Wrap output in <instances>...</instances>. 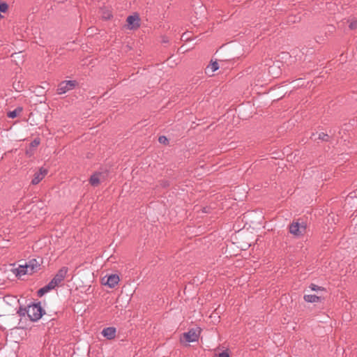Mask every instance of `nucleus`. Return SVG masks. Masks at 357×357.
Segmentation results:
<instances>
[{"instance_id": "1", "label": "nucleus", "mask_w": 357, "mask_h": 357, "mask_svg": "<svg viewBox=\"0 0 357 357\" xmlns=\"http://www.w3.org/2000/svg\"><path fill=\"white\" fill-rule=\"evenodd\" d=\"M45 314L40 302L28 305V317L31 321H38Z\"/></svg>"}, {"instance_id": "2", "label": "nucleus", "mask_w": 357, "mask_h": 357, "mask_svg": "<svg viewBox=\"0 0 357 357\" xmlns=\"http://www.w3.org/2000/svg\"><path fill=\"white\" fill-rule=\"evenodd\" d=\"M200 333V328H191L188 332L183 334L181 341L185 342H196L198 340Z\"/></svg>"}, {"instance_id": "3", "label": "nucleus", "mask_w": 357, "mask_h": 357, "mask_svg": "<svg viewBox=\"0 0 357 357\" xmlns=\"http://www.w3.org/2000/svg\"><path fill=\"white\" fill-rule=\"evenodd\" d=\"M78 84L76 80H66L59 83L57 88L58 94H64L66 92L74 89Z\"/></svg>"}, {"instance_id": "4", "label": "nucleus", "mask_w": 357, "mask_h": 357, "mask_svg": "<svg viewBox=\"0 0 357 357\" xmlns=\"http://www.w3.org/2000/svg\"><path fill=\"white\" fill-rule=\"evenodd\" d=\"M306 230V225L303 223L300 224L298 222H293L289 225V232L296 236H303Z\"/></svg>"}, {"instance_id": "5", "label": "nucleus", "mask_w": 357, "mask_h": 357, "mask_svg": "<svg viewBox=\"0 0 357 357\" xmlns=\"http://www.w3.org/2000/svg\"><path fill=\"white\" fill-rule=\"evenodd\" d=\"M47 173L48 170L47 169L44 167H40L38 172L34 174L33 178L31 181V183L33 185H37L44 178V177L47 175Z\"/></svg>"}, {"instance_id": "6", "label": "nucleus", "mask_w": 357, "mask_h": 357, "mask_svg": "<svg viewBox=\"0 0 357 357\" xmlns=\"http://www.w3.org/2000/svg\"><path fill=\"white\" fill-rule=\"evenodd\" d=\"M26 265L29 269V275H31L40 269V263L36 259H31L26 263Z\"/></svg>"}, {"instance_id": "7", "label": "nucleus", "mask_w": 357, "mask_h": 357, "mask_svg": "<svg viewBox=\"0 0 357 357\" xmlns=\"http://www.w3.org/2000/svg\"><path fill=\"white\" fill-rule=\"evenodd\" d=\"M139 21H140V19L137 14L129 15L126 20V22H127L128 26H130V29H137V28L139 27V26H140Z\"/></svg>"}, {"instance_id": "8", "label": "nucleus", "mask_w": 357, "mask_h": 357, "mask_svg": "<svg viewBox=\"0 0 357 357\" xmlns=\"http://www.w3.org/2000/svg\"><path fill=\"white\" fill-rule=\"evenodd\" d=\"M104 179L105 176L103 173L96 172L91 176L89 178V183L92 186H98Z\"/></svg>"}, {"instance_id": "9", "label": "nucleus", "mask_w": 357, "mask_h": 357, "mask_svg": "<svg viewBox=\"0 0 357 357\" xmlns=\"http://www.w3.org/2000/svg\"><path fill=\"white\" fill-rule=\"evenodd\" d=\"M116 328L114 327H107L102 330V335L107 340H112L116 336Z\"/></svg>"}, {"instance_id": "10", "label": "nucleus", "mask_w": 357, "mask_h": 357, "mask_svg": "<svg viewBox=\"0 0 357 357\" xmlns=\"http://www.w3.org/2000/svg\"><path fill=\"white\" fill-rule=\"evenodd\" d=\"M119 280L118 275L112 274L107 278V282L105 284L107 285L110 288H113L119 283Z\"/></svg>"}, {"instance_id": "11", "label": "nucleus", "mask_w": 357, "mask_h": 357, "mask_svg": "<svg viewBox=\"0 0 357 357\" xmlns=\"http://www.w3.org/2000/svg\"><path fill=\"white\" fill-rule=\"evenodd\" d=\"M15 275L17 276H22L26 274H29V269L26 264L24 265H20L18 268L15 269Z\"/></svg>"}, {"instance_id": "12", "label": "nucleus", "mask_w": 357, "mask_h": 357, "mask_svg": "<svg viewBox=\"0 0 357 357\" xmlns=\"http://www.w3.org/2000/svg\"><path fill=\"white\" fill-rule=\"evenodd\" d=\"M305 301L307 303H318L321 302V298L313 294H308L304 296Z\"/></svg>"}, {"instance_id": "13", "label": "nucleus", "mask_w": 357, "mask_h": 357, "mask_svg": "<svg viewBox=\"0 0 357 357\" xmlns=\"http://www.w3.org/2000/svg\"><path fill=\"white\" fill-rule=\"evenodd\" d=\"M22 107H17L14 110L8 112L7 113V116L10 119H15L22 112Z\"/></svg>"}, {"instance_id": "14", "label": "nucleus", "mask_w": 357, "mask_h": 357, "mask_svg": "<svg viewBox=\"0 0 357 357\" xmlns=\"http://www.w3.org/2000/svg\"><path fill=\"white\" fill-rule=\"evenodd\" d=\"M301 20V17L300 15H291L288 16L287 22L289 24H294L300 22Z\"/></svg>"}, {"instance_id": "15", "label": "nucleus", "mask_w": 357, "mask_h": 357, "mask_svg": "<svg viewBox=\"0 0 357 357\" xmlns=\"http://www.w3.org/2000/svg\"><path fill=\"white\" fill-rule=\"evenodd\" d=\"M17 314L20 317H24L25 315L28 316V306L27 307H23L20 306L19 309L17 311Z\"/></svg>"}, {"instance_id": "16", "label": "nucleus", "mask_w": 357, "mask_h": 357, "mask_svg": "<svg viewBox=\"0 0 357 357\" xmlns=\"http://www.w3.org/2000/svg\"><path fill=\"white\" fill-rule=\"evenodd\" d=\"M68 271V267L66 266H63L62 268H61L58 272L56 273L57 275H59V276H61V278H63V279H65L66 275H67V273Z\"/></svg>"}, {"instance_id": "17", "label": "nucleus", "mask_w": 357, "mask_h": 357, "mask_svg": "<svg viewBox=\"0 0 357 357\" xmlns=\"http://www.w3.org/2000/svg\"><path fill=\"white\" fill-rule=\"evenodd\" d=\"M50 291V288L47 285H45V287L40 288L38 291L37 294L38 296L41 297L43 295H45L46 293Z\"/></svg>"}, {"instance_id": "18", "label": "nucleus", "mask_w": 357, "mask_h": 357, "mask_svg": "<svg viewBox=\"0 0 357 357\" xmlns=\"http://www.w3.org/2000/svg\"><path fill=\"white\" fill-rule=\"evenodd\" d=\"M330 136L324 132H319L318 134V139L322 142H328L330 140Z\"/></svg>"}, {"instance_id": "19", "label": "nucleus", "mask_w": 357, "mask_h": 357, "mask_svg": "<svg viewBox=\"0 0 357 357\" xmlns=\"http://www.w3.org/2000/svg\"><path fill=\"white\" fill-rule=\"evenodd\" d=\"M208 68H211V72L214 73L215 71L218 70L219 64H218V63L217 61H213V62H212L211 63L210 66H208Z\"/></svg>"}, {"instance_id": "20", "label": "nucleus", "mask_w": 357, "mask_h": 357, "mask_svg": "<svg viewBox=\"0 0 357 357\" xmlns=\"http://www.w3.org/2000/svg\"><path fill=\"white\" fill-rule=\"evenodd\" d=\"M8 6L5 2H0V12L6 13L8 10Z\"/></svg>"}, {"instance_id": "21", "label": "nucleus", "mask_w": 357, "mask_h": 357, "mask_svg": "<svg viewBox=\"0 0 357 357\" xmlns=\"http://www.w3.org/2000/svg\"><path fill=\"white\" fill-rule=\"evenodd\" d=\"M349 27L351 30H354L357 29V20L354 19L352 20L349 24Z\"/></svg>"}, {"instance_id": "22", "label": "nucleus", "mask_w": 357, "mask_h": 357, "mask_svg": "<svg viewBox=\"0 0 357 357\" xmlns=\"http://www.w3.org/2000/svg\"><path fill=\"white\" fill-rule=\"evenodd\" d=\"M52 280L54 281H55L56 280V283L58 284V286L59 285V284L64 280L63 278H61V276H59V275L56 274L54 275V277L52 278Z\"/></svg>"}, {"instance_id": "23", "label": "nucleus", "mask_w": 357, "mask_h": 357, "mask_svg": "<svg viewBox=\"0 0 357 357\" xmlns=\"http://www.w3.org/2000/svg\"><path fill=\"white\" fill-rule=\"evenodd\" d=\"M55 282L56 280L54 281L52 279L51 281L47 284L49 287V288H50V290L54 289L56 287L58 286V284Z\"/></svg>"}, {"instance_id": "24", "label": "nucleus", "mask_w": 357, "mask_h": 357, "mask_svg": "<svg viewBox=\"0 0 357 357\" xmlns=\"http://www.w3.org/2000/svg\"><path fill=\"white\" fill-rule=\"evenodd\" d=\"M215 357H229V354L227 351H223L219 354H215Z\"/></svg>"}, {"instance_id": "25", "label": "nucleus", "mask_w": 357, "mask_h": 357, "mask_svg": "<svg viewBox=\"0 0 357 357\" xmlns=\"http://www.w3.org/2000/svg\"><path fill=\"white\" fill-rule=\"evenodd\" d=\"M158 141L161 144H166L168 142V139L165 136H160Z\"/></svg>"}, {"instance_id": "26", "label": "nucleus", "mask_w": 357, "mask_h": 357, "mask_svg": "<svg viewBox=\"0 0 357 357\" xmlns=\"http://www.w3.org/2000/svg\"><path fill=\"white\" fill-rule=\"evenodd\" d=\"M160 185L163 188H167L169 185V183L167 180H162L160 181Z\"/></svg>"}, {"instance_id": "27", "label": "nucleus", "mask_w": 357, "mask_h": 357, "mask_svg": "<svg viewBox=\"0 0 357 357\" xmlns=\"http://www.w3.org/2000/svg\"><path fill=\"white\" fill-rule=\"evenodd\" d=\"M310 288L312 290V291H317L319 289H321V287L319 286H317L314 284H311L310 286Z\"/></svg>"}, {"instance_id": "28", "label": "nucleus", "mask_w": 357, "mask_h": 357, "mask_svg": "<svg viewBox=\"0 0 357 357\" xmlns=\"http://www.w3.org/2000/svg\"><path fill=\"white\" fill-rule=\"evenodd\" d=\"M40 144V141L37 139H35L33 142L31 143V146L33 147L37 146Z\"/></svg>"}, {"instance_id": "29", "label": "nucleus", "mask_w": 357, "mask_h": 357, "mask_svg": "<svg viewBox=\"0 0 357 357\" xmlns=\"http://www.w3.org/2000/svg\"><path fill=\"white\" fill-rule=\"evenodd\" d=\"M112 17V14L108 13V14L107 15V16H105V18H107V19H110Z\"/></svg>"}]
</instances>
